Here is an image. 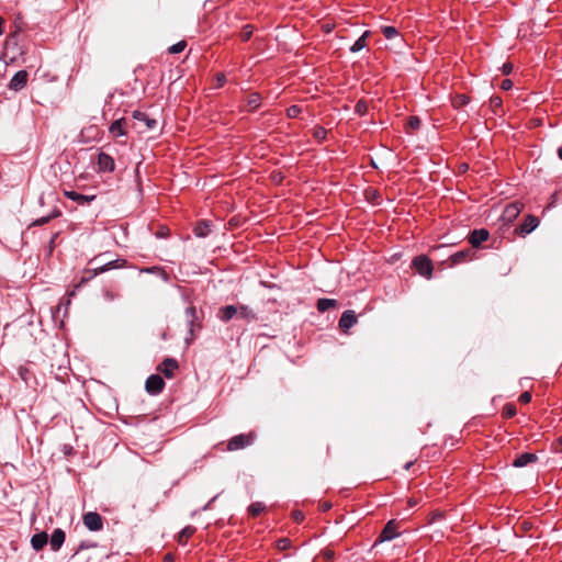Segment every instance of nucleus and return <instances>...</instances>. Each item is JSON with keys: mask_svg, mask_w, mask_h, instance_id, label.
Wrapping results in <instances>:
<instances>
[{"mask_svg": "<svg viewBox=\"0 0 562 562\" xmlns=\"http://www.w3.org/2000/svg\"><path fill=\"white\" fill-rule=\"evenodd\" d=\"M124 263H125V260L115 259V260L109 261L108 263H104L103 266L95 267L92 269H86L83 271V274L80 278V280L74 284V289L67 293V295H68L67 304L70 303V299L76 294V291L79 288H81L83 284H86L90 280H92L100 273H103L111 269H116V268L123 267Z\"/></svg>", "mask_w": 562, "mask_h": 562, "instance_id": "f257e3e1", "label": "nucleus"}, {"mask_svg": "<svg viewBox=\"0 0 562 562\" xmlns=\"http://www.w3.org/2000/svg\"><path fill=\"white\" fill-rule=\"evenodd\" d=\"M255 438H256L255 431L236 435V436L232 437L226 442V446L223 450L232 452V451L245 449L254 443Z\"/></svg>", "mask_w": 562, "mask_h": 562, "instance_id": "f03ea898", "label": "nucleus"}, {"mask_svg": "<svg viewBox=\"0 0 562 562\" xmlns=\"http://www.w3.org/2000/svg\"><path fill=\"white\" fill-rule=\"evenodd\" d=\"M186 316L188 319V326H189V334L190 338H188V341H192L195 338V331H199L202 328L201 318L198 314V311L195 306L190 305L186 310Z\"/></svg>", "mask_w": 562, "mask_h": 562, "instance_id": "7ed1b4c3", "label": "nucleus"}, {"mask_svg": "<svg viewBox=\"0 0 562 562\" xmlns=\"http://www.w3.org/2000/svg\"><path fill=\"white\" fill-rule=\"evenodd\" d=\"M413 268L423 277L430 279L432 276V263L431 260L424 255L417 256L413 259Z\"/></svg>", "mask_w": 562, "mask_h": 562, "instance_id": "20e7f679", "label": "nucleus"}, {"mask_svg": "<svg viewBox=\"0 0 562 562\" xmlns=\"http://www.w3.org/2000/svg\"><path fill=\"white\" fill-rule=\"evenodd\" d=\"M85 527L90 531H100L103 529V518L97 512H88L82 516Z\"/></svg>", "mask_w": 562, "mask_h": 562, "instance_id": "39448f33", "label": "nucleus"}, {"mask_svg": "<svg viewBox=\"0 0 562 562\" xmlns=\"http://www.w3.org/2000/svg\"><path fill=\"white\" fill-rule=\"evenodd\" d=\"M540 221L537 216L529 214L525 217L524 222L516 227L515 232L516 234L524 237L536 229Z\"/></svg>", "mask_w": 562, "mask_h": 562, "instance_id": "423d86ee", "label": "nucleus"}, {"mask_svg": "<svg viewBox=\"0 0 562 562\" xmlns=\"http://www.w3.org/2000/svg\"><path fill=\"white\" fill-rule=\"evenodd\" d=\"M130 127L132 126L130 125L128 121L124 117H121L111 123L109 126V133L111 137L117 138L120 136H125Z\"/></svg>", "mask_w": 562, "mask_h": 562, "instance_id": "0eeeda50", "label": "nucleus"}, {"mask_svg": "<svg viewBox=\"0 0 562 562\" xmlns=\"http://www.w3.org/2000/svg\"><path fill=\"white\" fill-rule=\"evenodd\" d=\"M164 387L165 381L160 375L151 374L147 378L145 389L149 394L157 395L162 392Z\"/></svg>", "mask_w": 562, "mask_h": 562, "instance_id": "6e6552de", "label": "nucleus"}, {"mask_svg": "<svg viewBox=\"0 0 562 562\" xmlns=\"http://www.w3.org/2000/svg\"><path fill=\"white\" fill-rule=\"evenodd\" d=\"M27 80H29L27 71L20 70L12 77L8 87L10 90L20 91L26 86Z\"/></svg>", "mask_w": 562, "mask_h": 562, "instance_id": "1a4fd4ad", "label": "nucleus"}, {"mask_svg": "<svg viewBox=\"0 0 562 562\" xmlns=\"http://www.w3.org/2000/svg\"><path fill=\"white\" fill-rule=\"evenodd\" d=\"M358 322L356 313L351 310L345 311L339 319V328L341 331L347 333Z\"/></svg>", "mask_w": 562, "mask_h": 562, "instance_id": "9d476101", "label": "nucleus"}, {"mask_svg": "<svg viewBox=\"0 0 562 562\" xmlns=\"http://www.w3.org/2000/svg\"><path fill=\"white\" fill-rule=\"evenodd\" d=\"M473 257H474V251L470 248L461 250V251H457L456 254H453L449 257V259H448L449 266L453 267V266L470 261L473 259Z\"/></svg>", "mask_w": 562, "mask_h": 562, "instance_id": "9b49d317", "label": "nucleus"}, {"mask_svg": "<svg viewBox=\"0 0 562 562\" xmlns=\"http://www.w3.org/2000/svg\"><path fill=\"white\" fill-rule=\"evenodd\" d=\"M178 362L173 358H166L157 368L166 378L171 379L175 375V371L178 369Z\"/></svg>", "mask_w": 562, "mask_h": 562, "instance_id": "f8f14e48", "label": "nucleus"}, {"mask_svg": "<svg viewBox=\"0 0 562 562\" xmlns=\"http://www.w3.org/2000/svg\"><path fill=\"white\" fill-rule=\"evenodd\" d=\"M97 164L98 170L101 172H112L115 169L114 159L105 153H100L98 155Z\"/></svg>", "mask_w": 562, "mask_h": 562, "instance_id": "ddd939ff", "label": "nucleus"}, {"mask_svg": "<svg viewBox=\"0 0 562 562\" xmlns=\"http://www.w3.org/2000/svg\"><path fill=\"white\" fill-rule=\"evenodd\" d=\"M490 237V233L485 228L474 229L469 235V243L472 247H480L483 241H486Z\"/></svg>", "mask_w": 562, "mask_h": 562, "instance_id": "4468645a", "label": "nucleus"}, {"mask_svg": "<svg viewBox=\"0 0 562 562\" xmlns=\"http://www.w3.org/2000/svg\"><path fill=\"white\" fill-rule=\"evenodd\" d=\"M397 524L394 520H390L384 528L382 529L379 540L380 541H390L398 536Z\"/></svg>", "mask_w": 562, "mask_h": 562, "instance_id": "2eb2a0df", "label": "nucleus"}, {"mask_svg": "<svg viewBox=\"0 0 562 562\" xmlns=\"http://www.w3.org/2000/svg\"><path fill=\"white\" fill-rule=\"evenodd\" d=\"M522 209L524 204L521 202L510 203L504 209L503 218L510 222L519 215Z\"/></svg>", "mask_w": 562, "mask_h": 562, "instance_id": "dca6fc26", "label": "nucleus"}, {"mask_svg": "<svg viewBox=\"0 0 562 562\" xmlns=\"http://www.w3.org/2000/svg\"><path fill=\"white\" fill-rule=\"evenodd\" d=\"M65 539H66L65 531L60 528H56L49 538L50 549L53 551H58L61 548V546L64 544Z\"/></svg>", "mask_w": 562, "mask_h": 562, "instance_id": "f3484780", "label": "nucleus"}, {"mask_svg": "<svg viewBox=\"0 0 562 562\" xmlns=\"http://www.w3.org/2000/svg\"><path fill=\"white\" fill-rule=\"evenodd\" d=\"M538 460V457L535 453L525 452L519 454L514 461L513 465L516 468H522L530 463H533Z\"/></svg>", "mask_w": 562, "mask_h": 562, "instance_id": "a211bd4d", "label": "nucleus"}, {"mask_svg": "<svg viewBox=\"0 0 562 562\" xmlns=\"http://www.w3.org/2000/svg\"><path fill=\"white\" fill-rule=\"evenodd\" d=\"M48 542V536L45 531L37 532L31 538V546L35 551H41Z\"/></svg>", "mask_w": 562, "mask_h": 562, "instance_id": "6ab92c4d", "label": "nucleus"}, {"mask_svg": "<svg viewBox=\"0 0 562 562\" xmlns=\"http://www.w3.org/2000/svg\"><path fill=\"white\" fill-rule=\"evenodd\" d=\"M63 193L66 198L76 201L79 204L90 203L95 199V195H83L70 190H64Z\"/></svg>", "mask_w": 562, "mask_h": 562, "instance_id": "aec40b11", "label": "nucleus"}, {"mask_svg": "<svg viewBox=\"0 0 562 562\" xmlns=\"http://www.w3.org/2000/svg\"><path fill=\"white\" fill-rule=\"evenodd\" d=\"M132 116L133 119L145 123L147 130H153L157 126V121L155 119L149 117L146 113L142 111H134Z\"/></svg>", "mask_w": 562, "mask_h": 562, "instance_id": "412c9836", "label": "nucleus"}, {"mask_svg": "<svg viewBox=\"0 0 562 562\" xmlns=\"http://www.w3.org/2000/svg\"><path fill=\"white\" fill-rule=\"evenodd\" d=\"M211 232V223L209 221H200L195 224L193 233L196 237H206Z\"/></svg>", "mask_w": 562, "mask_h": 562, "instance_id": "4be33fe9", "label": "nucleus"}, {"mask_svg": "<svg viewBox=\"0 0 562 562\" xmlns=\"http://www.w3.org/2000/svg\"><path fill=\"white\" fill-rule=\"evenodd\" d=\"M261 95L257 92L248 94L245 100L247 110L250 112L257 110L261 104Z\"/></svg>", "mask_w": 562, "mask_h": 562, "instance_id": "5701e85b", "label": "nucleus"}, {"mask_svg": "<svg viewBox=\"0 0 562 562\" xmlns=\"http://www.w3.org/2000/svg\"><path fill=\"white\" fill-rule=\"evenodd\" d=\"M195 530L196 529L193 526H186L184 528H182L177 536L178 543L184 546L188 542V540L194 535Z\"/></svg>", "mask_w": 562, "mask_h": 562, "instance_id": "b1692460", "label": "nucleus"}, {"mask_svg": "<svg viewBox=\"0 0 562 562\" xmlns=\"http://www.w3.org/2000/svg\"><path fill=\"white\" fill-rule=\"evenodd\" d=\"M335 560V552L330 548H325L317 554L313 562H334Z\"/></svg>", "mask_w": 562, "mask_h": 562, "instance_id": "393cba45", "label": "nucleus"}, {"mask_svg": "<svg viewBox=\"0 0 562 562\" xmlns=\"http://www.w3.org/2000/svg\"><path fill=\"white\" fill-rule=\"evenodd\" d=\"M336 306H337V301L334 299L322 297L316 303L317 311L321 313H324V312H326L330 308H334Z\"/></svg>", "mask_w": 562, "mask_h": 562, "instance_id": "a878e982", "label": "nucleus"}, {"mask_svg": "<svg viewBox=\"0 0 562 562\" xmlns=\"http://www.w3.org/2000/svg\"><path fill=\"white\" fill-rule=\"evenodd\" d=\"M238 312V308L234 305H226L220 310V318L223 322H228L232 319Z\"/></svg>", "mask_w": 562, "mask_h": 562, "instance_id": "bb28decb", "label": "nucleus"}, {"mask_svg": "<svg viewBox=\"0 0 562 562\" xmlns=\"http://www.w3.org/2000/svg\"><path fill=\"white\" fill-rule=\"evenodd\" d=\"M370 35L369 31H366L350 47L352 53H357L367 46V38Z\"/></svg>", "mask_w": 562, "mask_h": 562, "instance_id": "cd10ccee", "label": "nucleus"}, {"mask_svg": "<svg viewBox=\"0 0 562 562\" xmlns=\"http://www.w3.org/2000/svg\"><path fill=\"white\" fill-rule=\"evenodd\" d=\"M265 510H266V506L261 502H255V503L250 504L248 507V514L251 517H258Z\"/></svg>", "mask_w": 562, "mask_h": 562, "instance_id": "c85d7f7f", "label": "nucleus"}, {"mask_svg": "<svg viewBox=\"0 0 562 562\" xmlns=\"http://www.w3.org/2000/svg\"><path fill=\"white\" fill-rule=\"evenodd\" d=\"M470 98L467 94H457L452 98V105L456 109H460L469 104Z\"/></svg>", "mask_w": 562, "mask_h": 562, "instance_id": "c756f323", "label": "nucleus"}, {"mask_svg": "<svg viewBox=\"0 0 562 562\" xmlns=\"http://www.w3.org/2000/svg\"><path fill=\"white\" fill-rule=\"evenodd\" d=\"M517 414L516 406L513 403H507L502 409V416L504 418H513Z\"/></svg>", "mask_w": 562, "mask_h": 562, "instance_id": "7c9ffc66", "label": "nucleus"}, {"mask_svg": "<svg viewBox=\"0 0 562 562\" xmlns=\"http://www.w3.org/2000/svg\"><path fill=\"white\" fill-rule=\"evenodd\" d=\"M420 127V120L418 116H409L406 123V132L416 131Z\"/></svg>", "mask_w": 562, "mask_h": 562, "instance_id": "2f4dec72", "label": "nucleus"}, {"mask_svg": "<svg viewBox=\"0 0 562 562\" xmlns=\"http://www.w3.org/2000/svg\"><path fill=\"white\" fill-rule=\"evenodd\" d=\"M252 32H254L252 25H250V24L245 25L240 32V40L243 42L249 41L250 37L252 36Z\"/></svg>", "mask_w": 562, "mask_h": 562, "instance_id": "473e14b6", "label": "nucleus"}, {"mask_svg": "<svg viewBox=\"0 0 562 562\" xmlns=\"http://www.w3.org/2000/svg\"><path fill=\"white\" fill-rule=\"evenodd\" d=\"M186 47H187V42L186 41H180V42L171 45L168 48V53L169 54H178V53L183 52Z\"/></svg>", "mask_w": 562, "mask_h": 562, "instance_id": "72a5a7b5", "label": "nucleus"}, {"mask_svg": "<svg viewBox=\"0 0 562 562\" xmlns=\"http://www.w3.org/2000/svg\"><path fill=\"white\" fill-rule=\"evenodd\" d=\"M503 100L501 97H492L490 100V106L493 110L494 113H497V111L502 108Z\"/></svg>", "mask_w": 562, "mask_h": 562, "instance_id": "f704fd0d", "label": "nucleus"}, {"mask_svg": "<svg viewBox=\"0 0 562 562\" xmlns=\"http://www.w3.org/2000/svg\"><path fill=\"white\" fill-rule=\"evenodd\" d=\"M382 33L384 37L387 40H391L398 34L397 30L394 26H383Z\"/></svg>", "mask_w": 562, "mask_h": 562, "instance_id": "c9c22d12", "label": "nucleus"}, {"mask_svg": "<svg viewBox=\"0 0 562 562\" xmlns=\"http://www.w3.org/2000/svg\"><path fill=\"white\" fill-rule=\"evenodd\" d=\"M277 549L280 551H285L291 548V540L289 538H281L276 543Z\"/></svg>", "mask_w": 562, "mask_h": 562, "instance_id": "e433bc0d", "label": "nucleus"}, {"mask_svg": "<svg viewBox=\"0 0 562 562\" xmlns=\"http://www.w3.org/2000/svg\"><path fill=\"white\" fill-rule=\"evenodd\" d=\"M302 110L299 105H291L286 110V115L291 119H295L301 114Z\"/></svg>", "mask_w": 562, "mask_h": 562, "instance_id": "4c0bfd02", "label": "nucleus"}, {"mask_svg": "<svg viewBox=\"0 0 562 562\" xmlns=\"http://www.w3.org/2000/svg\"><path fill=\"white\" fill-rule=\"evenodd\" d=\"M551 449L555 453H561L562 452V435L557 440H554L552 442Z\"/></svg>", "mask_w": 562, "mask_h": 562, "instance_id": "58836bf2", "label": "nucleus"}, {"mask_svg": "<svg viewBox=\"0 0 562 562\" xmlns=\"http://www.w3.org/2000/svg\"><path fill=\"white\" fill-rule=\"evenodd\" d=\"M326 134H327V132L324 127L318 126V127L314 128L313 135H314V137H316L319 140H323L326 137Z\"/></svg>", "mask_w": 562, "mask_h": 562, "instance_id": "ea45409f", "label": "nucleus"}, {"mask_svg": "<svg viewBox=\"0 0 562 562\" xmlns=\"http://www.w3.org/2000/svg\"><path fill=\"white\" fill-rule=\"evenodd\" d=\"M518 401L521 404H528L531 401V393L530 392L521 393Z\"/></svg>", "mask_w": 562, "mask_h": 562, "instance_id": "a19ab883", "label": "nucleus"}, {"mask_svg": "<svg viewBox=\"0 0 562 562\" xmlns=\"http://www.w3.org/2000/svg\"><path fill=\"white\" fill-rule=\"evenodd\" d=\"M216 87H223L226 82V76L223 72H218L215 76Z\"/></svg>", "mask_w": 562, "mask_h": 562, "instance_id": "79ce46f5", "label": "nucleus"}, {"mask_svg": "<svg viewBox=\"0 0 562 562\" xmlns=\"http://www.w3.org/2000/svg\"><path fill=\"white\" fill-rule=\"evenodd\" d=\"M292 518L296 522H301L304 519V514L301 510H294L292 513Z\"/></svg>", "mask_w": 562, "mask_h": 562, "instance_id": "37998d69", "label": "nucleus"}, {"mask_svg": "<svg viewBox=\"0 0 562 562\" xmlns=\"http://www.w3.org/2000/svg\"><path fill=\"white\" fill-rule=\"evenodd\" d=\"M513 87V81L510 79H504L501 83V88L505 91L510 90Z\"/></svg>", "mask_w": 562, "mask_h": 562, "instance_id": "c03bdc74", "label": "nucleus"}, {"mask_svg": "<svg viewBox=\"0 0 562 562\" xmlns=\"http://www.w3.org/2000/svg\"><path fill=\"white\" fill-rule=\"evenodd\" d=\"M513 68H514L513 64H510V63H505V64L503 65V67H502V72H503L504 75H509V74L513 71Z\"/></svg>", "mask_w": 562, "mask_h": 562, "instance_id": "a18cd8bd", "label": "nucleus"}, {"mask_svg": "<svg viewBox=\"0 0 562 562\" xmlns=\"http://www.w3.org/2000/svg\"><path fill=\"white\" fill-rule=\"evenodd\" d=\"M49 220V217H42V218H38L34 224L35 225H43L45 223H47Z\"/></svg>", "mask_w": 562, "mask_h": 562, "instance_id": "49530a36", "label": "nucleus"}, {"mask_svg": "<svg viewBox=\"0 0 562 562\" xmlns=\"http://www.w3.org/2000/svg\"><path fill=\"white\" fill-rule=\"evenodd\" d=\"M166 562H173L175 555L172 553H167L164 558Z\"/></svg>", "mask_w": 562, "mask_h": 562, "instance_id": "de8ad7c7", "label": "nucleus"}, {"mask_svg": "<svg viewBox=\"0 0 562 562\" xmlns=\"http://www.w3.org/2000/svg\"><path fill=\"white\" fill-rule=\"evenodd\" d=\"M239 311H240V315L241 316H244V317L247 316V314H248V307L247 306H240Z\"/></svg>", "mask_w": 562, "mask_h": 562, "instance_id": "09e8293b", "label": "nucleus"}, {"mask_svg": "<svg viewBox=\"0 0 562 562\" xmlns=\"http://www.w3.org/2000/svg\"><path fill=\"white\" fill-rule=\"evenodd\" d=\"M4 33V20L0 16V35Z\"/></svg>", "mask_w": 562, "mask_h": 562, "instance_id": "8fccbe9b", "label": "nucleus"}, {"mask_svg": "<svg viewBox=\"0 0 562 562\" xmlns=\"http://www.w3.org/2000/svg\"><path fill=\"white\" fill-rule=\"evenodd\" d=\"M105 296L110 300H113L114 299V295L112 293H110L109 291H105Z\"/></svg>", "mask_w": 562, "mask_h": 562, "instance_id": "3c124183", "label": "nucleus"}, {"mask_svg": "<svg viewBox=\"0 0 562 562\" xmlns=\"http://www.w3.org/2000/svg\"><path fill=\"white\" fill-rule=\"evenodd\" d=\"M412 465H413V461H409V462H407V463L405 464L404 469H405V470H409Z\"/></svg>", "mask_w": 562, "mask_h": 562, "instance_id": "603ef678", "label": "nucleus"}, {"mask_svg": "<svg viewBox=\"0 0 562 562\" xmlns=\"http://www.w3.org/2000/svg\"><path fill=\"white\" fill-rule=\"evenodd\" d=\"M558 156L562 159V147L558 149Z\"/></svg>", "mask_w": 562, "mask_h": 562, "instance_id": "864d4df0", "label": "nucleus"}, {"mask_svg": "<svg viewBox=\"0 0 562 562\" xmlns=\"http://www.w3.org/2000/svg\"><path fill=\"white\" fill-rule=\"evenodd\" d=\"M415 504H416L415 502L409 501V505H411V506H414Z\"/></svg>", "mask_w": 562, "mask_h": 562, "instance_id": "5fc2aeb1", "label": "nucleus"}]
</instances>
